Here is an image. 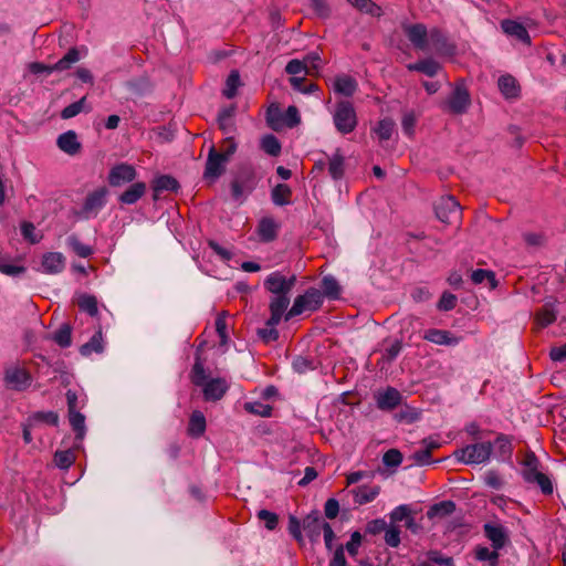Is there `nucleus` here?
Instances as JSON below:
<instances>
[{"label":"nucleus","mask_w":566,"mask_h":566,"mask_svg":"<svg viewBox=\"0 0 566 566\" xmlns=\"http://www.w3.org/2000/svg\"><path fill=\"white\" fill-rule=\"evenodd\" d=\"M295 282V275L286 277L280 271L272 272L264 280L265 290L273 294L269 304L271 313L270 324H279L281 322L282 316L290 304L289 294L294 287Z\"/></svg>","instance_id":"nucleus-1"},{"label":"nucleus","mask_w":566,"mask_h":566,"mask_svg":"<svg viewBox=\"0 0 566 566\" xmlns=\"http://www.w3.org/2000/svg\"><path fill=\"white\" fill-rule=\"evenodd\" d=\"M333 120L340 134L346 135L354 132L358 123L354 105L349 101L338 102L335 106Z\"/></svg>","instance_id":"nucleus-2"},{"label":"nucleus","mask_w":566,"mask_h":566,"mask_svg":"<svg viewBox=\"0 0 566 566\" xmlns=\"http://www.w3.org/2000/svg\"><path fill=\"white\" fill-rule=\"evenodd\" d=\"M491 442L468 444L464 448L454 451L453 455L458 461L465 464H480L486 462L492 453Z\"/></svg>","instance_id":"nucleus-3"},{"label":"nucleus","mask_w":566,"mask_h":566,"mask_svg":"<svg viewBox=\"0 0 566 566\" xmlns=\"http://www.w3.org/2000/svg\"><path fill=\"white\" fill-rule=\"evenodd\" d=\"M323 303V294L319 290L311 287L304 294L298 295L285 315V319L301 315L305 311L315 312Z\"/></svg>","instance_id":"nucleus-4"},{"label":"nucleus","mask_w":566,"mask_h":566,"mask_svg":"<svg viewBox=\"0 0 566 566\" xmlns=\"http://www.w3.org/2000/svg\"><path fill=\"white\" fill-rule=\"evenodd\" d=\"M434 210L437 218L446 224H458L461 220V207L452 196L441 197Z\"/></svg>","instance_id":"nucleus-5"},{"label":"nucleus","mask_w":566,"mask_h":566,"mask_svg":"<svg viewBox=\"0 0 566 566\" xmlns=\"http://www.w3.org/2000/svg\"><path fill=\"white\" fill-rule=\"evenodd\" d=\"M471 104V97L464 86H457L450 97L442 104L443 111L450 114H463Z\"/></svg>","instance_id":"nucleus-6"},{"label":"nucleus","mask_w":566,"mask_h":566,"mask_svg":"<svg viewBox=\"0 0 566 566\" xmlns=\"http://www.w3.org/2000/svg\"><path fill=\"white\" fill-rule=\"evenodd\" d=\"M227 161V155L217 151L214 146H211L206 163L205 178L214 181L223 174Z\"/></svg>","instance_id":"nucleus-7"},{"label":"nucleus","mask_w":566,"mask_h":566,"mask_svg":"<svg viewBox=\"0 0 566 566\" xmlns=\"http://www.w3.org/2000/svg\"><path fill=\"white\" fill-rule=\"evenodd\" d=\"M403 31L415 49L420 51L429 50V31L424 24H409L403 28Z\"/></svg>","instance_id":"nucleus-8"},{"label":"nucleus","mask_w":566,"mask_h":566,"mask_svg":"<svg viewBox=\"0 0 566 566\" xmlns=\"http://www.w3.org/2000/svg\"><path fill=\"white\" fill-rule=\"evenodd\" d=\"M137 176L136 169L134 166L122 163L115 165L108 174V184L112 187H120L124 184L133 181Z\"/></svg>","instance_id":"nucleus-9"},{"label":"nucleus","mask_w":566,"mask_h":566,"mask_svg":"<svg viewBox=\"0 0 566 566\" xmlns=\"http://www.w3.org/2000/svg\"><path fill=\"white\" fill-rule=\"evenodd\" d=\"M429 49H433L440 55L452 56L455 54V44L449 42L444 33L433 28L429 31Z\"/></svg>","instance_id":"nucleus-10"},{"label":"nucleus","mask_w":566,"mask_h":566,"mask_svg":"<svg viewBox=\"0 0 566 566\" xmlns=\"http://www.w3.org/2000/svg\"><path fill=\"white\" fill-rule=\"evenodd\" d=\"M483 531L494 549H502L509 542V534L501 524L485 523Z\"/></svg>","instance_id":"nucleus-11"},{"label":"nucleus","mask_w":566,"mask_h":566,"mask_svg":"<svg viewBox=\"0 0 566 566\" xmlns=\"http://www.w3.org/2000/svg\"><path fill=\"white\" fill-rule=\"evenodd\" d=\"M203 397L207 401L220 400L229 389V385L224 378H213L203 385Z\"/></svg>","instance_id":"nucleus-12"},{"label":"nucleus","mask_w":566,"mask_h":566,"mask_svg":"<svg viewBox=\"0 0 566 566\" xmlns=\"http://www.w3.org/2000/svg\"><path fill=\"white\" fill-rule=\"evenodd\" d=\"M56 145L63 153L70 156L77 155L82 149V145L74 130H67L61 134L56 139Z\"/></svg>","instance_id":"nucleus-13"},{"label":"nucleus","mask_w":566,"mask_h":566,"mask_svg":"<svg viewBox=\"0 0 566 566\" xmlns=\"http://www.w3.org/2000/svg\"><path fill=\"white\" fill-rule=\"evenodd\" d=\"M376 402L381 410H392L400 405L401 395L396 388L388 387L385 391L376 395Z\"/></svg>","instance_id":"nucleus-14"},{"label":"nucleus","mask_w":566,"mask_h":566,"mask_svg":"<svg viewBox=\"0 0 566 566\" xmlns=\"http://www.w3.org/2000/svg\"><path fill=\"white\" fill-rule=\"evenodd\" d=\"M41 264L46 274H57L65 268V258L60 252H48L43 254Z\"/></svg>","instance_id":"nucleus-15"},{"label":"nucleus","mask_w":566,"mask_h":566,"mask_svg":"<svg viewBox=\"0 0 566 566\" xmlns=\"http://www.w3.org/2000/svg\"><path fill=\"white\" fill-rule=\"evenodd\" d=\"M237 112V106L234 104L223 108L220 111L218 115V125L219 129L224 135L234 134L237 132V126L234 122V115Z\"/></svg>","instance_id":"nucleus-16"},{"label":"nucleus","mask_w":566,"mask_h":566,"mask_svg":"<svg viewBox=\"0 0 566 566\" xmlns=\"http://www.w3.org/2000/svg\"><path fill=\"white\" fill-rule=\"evenodd\" d=\"M253 188V174L251 170H245L241 175H239L234 180L231 182V192L232 197L235 200H239L244 191L251 190Z\"/></svg>","instance_id":"nucleus-17"},{"label":"nucleus","mask_w":566,"mask_h":566,"mask_svg":"<svg viewBox=\"0 0 566 566\" xmlns=\"http://www.w3.org/2000/svg\"><path fill=\"white\" fill-rule=\"evenodd\" d=\"M350 494L354 496V502L357 505H364L367 503L373 502L380 493V486L379 485H361L352 489Z\"/></svg>","instance_id":"nucleus-18"},{"label":"nucleus","mask_w":566,"mask_h":566,"mask_svg":"<svg viewBox=\"0 0 566 566\" xmlns=\"http://www.w3.org/2000/svg\"><path fill=\"white\" fill-rule=\"evenodd\" d=\"M106 196L107 189L105 187L88 193L83 205V211L87 214L97 212L105 205Z\"/></svg>","instance_id":"nucleus-19"},{"label":"nucleus","mask_w":566,"mask_h":566,"mask_svg":"<svg viewBox=\"0 0 566 566\" xmlns=\"http://www.w3.org/2000/svg\"><path fill=\"white\" fill-rule=\"evenodd\" d=\"M501 27L504 33H506L507 35L514 36L515 39L527 45L531 44V36L522 23H518L513 20H503L501 22Z\"/></svg>","instance_id":"nucleus-20"},{"label":"nucleus","mask_w":566,"mask_h":566,"mask_svg":"<svg viewBox=\"0 0 566 566\" xmlns=\"http://www.w3.org/2000/svg\"><path fill=\"white\" fill-rule=\"evenodd\" d=\"M180 188L178 180L170 175H161L154 179L153 190L154 200L158 199V195L163 191L177 192Z\"/></svg>","instance_id":"nucleus-21"},{"label":"nucleus","mask_w":566,"mask_h":566,"mask_svg":"<svg viewBox=\"0 0 566 566\" xmlns=\"http://www.w3.org/2000/svg\"><path fill=\"white\" fill-rule=\"evenodd\" d=\"M357 81L350 75H338L335 77L333 88L337 94L352 96L357 91Z\"/></svg>","instance_id":"nucleus-22"},{"label":"nucleus","mask_w":566,"mask_h":566,"mask_svg":"<svg viewBox=\"0 0 566 566\" xmlns=\"http://www.w3.org/2000/svg\"><path fill=\"white\" fill-rule=\"evenodd\" d=\"M6 380L18 390H22L30 385L31 377L29 373L21 368H12L7 370Z\"/></svg>","instance_id":"nucleus-23"},{"label":"nucleus","mask_w":566,"mask_h":566,"mask_svg":"<svg viewBox=\"0 0 566 566\" xmlns=\"http://www.w3.org/2000/svg\"><path fill=\"white\" fill-rule=\"evenodd\" d=\"M324 523L326 522L322 520L319 513L313 512L303 520V528L310 538L315 541L319 536L321 531H323Z\"/></svg>","instance_id":"nucleus-24"},{"label":"nucleus","mask_w":566,"mask_h":566,"mask_svg":"<svg viewBox=\"0 0 566 566\" xmlns=\"http://www.w3.org/2000/svg\"><path fill=\"white\" fill-rule=\"evenodd\" d=\"M279 224L272 218H262L258 226V234L263 242H272L276 239Z\"/></svg>","instance_id":"nucleus-25"},{"label":"nucleus","mask_w":566,"mask_h":566,"mask_svg":"<svg viewBox=\"0 0 566 566\" xmlns=\"http://www.w3.org/2000/svg\"><path fill=\"white\" fill-rule=\"evenodd\" d=\"M423 338L438 345L458 344V338L453 337L450 332L438 328H430L426 331Z\"/></svg>","instance_id":"nucleus-26"},{"label":"nucleus","mask_w":566,"mask_h":566,"mask_svg":"<svg viewBox=\"0 0 566 566\" xmlns=\"http://www.w3.org/2000/svg\"><path fill=\"white\" fill-rule=\"evenodd\" d=\"M556 300L547 301L536 314V322L541 327H546L556 321L555 304Z\"/></svg>","instance_id":"nucleus-27"},{"label":"nucleus","mask_w":566,"mask_h":566,"mask_svg":"<svg viewBox=\"0 0 566 566\" xmlns=\"http://www.w3.org/2000/svg\"><path fill=\"white\" fill-rule=\"evenodd\" d=\"M145 192L146 184L142 181L135 182L119 196V201L125 205H133L137 202Z\"/></svg>","instance_id":"nucleus-28"},{"label":"nucleus","mask_w":566,"mask_h":566,"mask_svg":"<svg viewBox=\"0 0 566 566\" xmlns=\"http://www.w3.org/2000/svg\"><path fill=\"white\" fill-rule=\"evenodd\" d=\"M328 172L334 180H338L343 178L345 174V158L340 154L339 149H337L329 158H328Z\"/></svg>","instance_id":"nucleus-29"},{"label":"nucleus","mask_w":566,"mask_h":566,"mask_svg":"<svg viewBox=\"0 0 566 566\" xmlns=\"http://www.w3.org/2000/svg\"><path fill=\"white\" fill-rule=\"evenodd\" d=\"M104 349V346H103V334H102V328L98 327V329L95 332V334L91 337V339L83 344L80 348V353L83 355V356H90L92 355L93 353H102Z\"/></svg>","instance_id":"nucleus-30"},{"label":"nucleus","mask_w":566,"mask_h":566,"mask_svg":"<svg viewBox=\"0 0 566 566\" xmlns=\"http://www.w3.org/2000/svg\"><path fill=\"white\" fill-rule=\"evenodd\" d=\"M206 431V418L203 413L196 410L191 413L188 424V433L191 437L199 438Z\"/></svg>","instance_id":"nucleus-31"},{"label":"nucleus","mask_w":566,"mask_h":566,"mask_svg":"<svg viewBox=\"0 0 566 566\" xmlns=\"http://www.w3.org/2000/svg\"><path fill=\"white\" fill-rule=\"evenodd\" d=\"M455 511V503L453 501H442L433 504L427 512L429 518L446 517Z\"/></svg>","instance_id":"nucleus-32"},{"label":"nucleus","mask_w":566,"mask_h":566,"mask_svg":"<svg viewBox=\"0 0 566 566\" xmlns=\"http://www.w3.org/2000/svg\"><path fill=\"white\" fill-rule=\"evenodd\" d=\"M497 85L502 94L507 97H516L520 92L516 80L512 75H503L499 78Z\"/></svg>","instance_id":"nucleus-33"},{"label":"nucleus","mask_w":566,"mask_h":566,"mask_svg":"<svg viewBox=\"0 0 566 566\" xmlns=\"http://www.w3.org/2000/svg\"><path fill=\"white\" fill-rule=\"evenodd\" d=\"M283 115L277 104H271L265 116L269 127L276 132L281 130L284 127Z\"/></svg>","instance_id":"nucleus-34"},{"label":"nucleus","mask_w":566,"mask_h":566,"mask_svg":"<svg viewBox=\"0 0 566 566\" xmlns=\"http://www.w3.org/2000/svg\"><path fill=\"white\" fill-rule=\"evenodd\" d=\"M407 67L409 71L421 72V73L432 77L439 72L440 64L431 59H428V60L418 61L412 64H408Z\"/></svg>","instance_id":"nucleus-35"},{"label":"nucleus","mask_w":566,"mask_h":566,"mask_svg":"<svg viewBox=\"0 0 566 566\" xmlns=\"http://www.w3.org/2000/svg\"><path fill=\"white\" fill-rule=\"evenodd\" d=\"M474 557L480 562H488L489 566L499 565V549H489L486 546L478 545L474 548Z\"/></svg>","instance_id":"nucleus-36"},{"label":"nucleus","mask_w":566,"mask_h":566,"mask_svg":"<svg viewBox=\"0 0 566 566\" xmlns=\"http://www.w3.org/2000/svg\"><path fill=\"white\" fill-rule=\"evenodd\" d=\"M271 197L276 206H286L291 202L292 190L287 185L279 184L272 189Z\"/></svg>","instance_id":"nucleus-37"},{"label":"nucleus","mask_w":566,"mask_h":566,"mask_svg":"<svg viewBox=\"0 0 566 566\" xmlns=\"http://www.w3.org/2000/svg\"><path fill=\"white\" fill-rule=\"evenodd\" d=\"M523 465L524 469L522 471V475L525 482L531 481L533 475L541 473V471H538L539 461L533 452L525 454Z\"/></svg>","instance_id":"nucleus-38"},{"label":"nucleus","mask_w":566,"mask_h":566,"mask_svg":"<svg viewBox=\"0 0 566 566\" xmlns=\"http://www.w3.org/2000/svg\"><path fill=\"white\" fill-rule=\"evenodd\" d=\"M80 60V52L76 48H72L55 64L50 65V70L65 71Z\"/></svg>","instance_id":"nucleus-39"},{"label":"nucleus","mask_w":566,"mask_h":566,"mask_svg":"<svg viewBox=\"0 0 566 566\" xmlns=\"http://www.w3.org/2000/svg\"><path fill=\"white\" fill-rule=\"evenodd\" d=\"M69 421L76 432V439L82 440L85 436V417L78 410L69 412Z\"/></svg>","instance_id":"nucleus-40"},{"label":"nucleus","mask_w":566,"mask_h":566,"mask_svg":"<svg viewBox=\"0 0 566 566\" xmlns=\"http://www.w3.org/2000/svg\"><path fill=\"white\" fill-rule=\"evenodd\" d=\"M241 85L240 74L237 70L230 72L226 81V87L223 90V95L227 98H233L237 95V91Z\"/></svg>","instance_id":"nucleus-41"},{"label":"nucleus","mask_w":566,"mask_h":566,"mask_svg":"<svg viewBox=\"0 0 566 566\" xmlns=\"http://www.w3.org/2000/svg\"><path fill=\"white\" fill-rule=\"evenodd\" d=\"M471 280L474 284H481L484 281H488L491 289H495L497 286L495 274L490 270L479 269L473 271L471 274Z\"/></svg>","instance_id":"nucleus-42"},{"label":"nucleus","mask_w":566,"mask_h":566,"mask_svg":"<svg viewBox=\"0 0 566 566\" xmlns=\"http://www.w3.org/2000/svg\"><path fill=\"white\" fill-rule=\"evenodd\" d=\"M244 410L251 415L260 416V417H271L272 415V406L262 403L260 401H251L245 402L243 406Z\"/></svg>","instance_id":"nucleus-43"},{"label":"nucleus","mask_w":566,"mask_h":566,"mask_svg":"<svg viewBox=\"0 0 566 566\" xmlns=\"http://www.w3.org/2000/svg\"><path fill=\"white\" fill-rule=\"evenodd\" d=\"M322 289H323V296H327L329 298H337L340 293V286L336 279L333 276H325L322 280Z\"/></svg>","instance_id":"nucleus-44"},{"label":"nucleus","mask_w":566,"mask_h":566,"mask_svg":"<svg viewBox=\"0 0 566 566\" xmlns=\"http://www.w3.org/2000/svg\"><path fill=\"white\" fill-rule=\"evenodd\" d=\"M53 340L61 347H69L72 343V328L69 324H63L54 333Z\"/></svg>","instance_id":"nucleus-45"},{"label":"nucleus","mask_w":566,"mask_h":566,"mask_svg":"<svg viewBox=\"0 0 566 566\" xmlns=\"http://www.w3.org/2000/svg\"><path fill=\"white\" fill-rule=\"evenodd\" d=\"M78 307L91 316L98 314L97 298L94 295L83 294L78 297Z\"/></svg>","instance_id":"nucleus-46"},{"label":"nucleus","mask_w":566,"mask_h":566,"mask_svg":"<svg viewBox=\"0 0 566 566\" xmlns=\"http://www.w3.org/2000/svg\"><path fill=\"white\" fill-rule=\"evenodd\" d=\"M261 148L271 156H279L281 143L274 135H265L261 140Z\"/></svg>","instance_id":"nucleus-47"},{"label":"nucleus","mask_w":566,"mask_h":566,"mask_svg":"<svg viewBox=\"0 0 566 566\" xmlns=\"http://www.w3.org/2000/svg\"><path fill=\"white\" fill-rule=\"evenodd\" d=\"M75 454L72 450L56 451L54 454V463L60 469H69L75 462Z\"/></svg>","instance_id":"nucleus-48"},{"label":"nucleus","mask_w":566,"mask_h":566,"mask_svg":"<svg viewBox=\"0 0 566 566\" xmlns=\"http://www.w3.org/2000/svg\"><path fill=\"white\" fill-rule=\"evenodd\" d=\"M67 244L81 258H88L93 253L92 248L82 243L76 235H70Z\"/></svg>","instance_id":"nucleus-49"},{"label":"nucleus","mask_w":566,"mask_h":566,"mask_svg":"<svg viewBox=\"0 0 566 566\" xmlns=\"http://www.w3.org/2000/svg\"><path fill=\"white\" fill-rule=\"evenodd\" d=\"M395 128V122L390 118H384L378 122L375 132L377 133L380 140H388Z\"/></svg>","instance_id":"nucleus-50"},{"label":"nucleus","mask_w":566,"mask_h":566,"mask_svg":"<svg viewBox=\"0 0 566 566\" xmlns=\"http://www.w3.org/2000/svg\"><path fill=\"white\" fill-rule=\"evenodd\" d=\"M85 104H86V96H83L77 102H74V103L67 105L66 107H64L61 112V117L63 119H70L72 117H75L84 109Z\"/></svg>","instance_id":"nucleus-51"},{"label":"nucleus","mask_w":566,"mask_h":566,"mask_svg":"<svg viewBox=\"0 0 566 566\" xmlns=\"http://www.w3.org/2000/svg\"><path fill=\"white\" fill-rule=\"evenodd\" d=\"M527 483L530 484H537L541 489V491L546 494V495H549L553 493V484H552V481L551 479L544 474L543 472L538 473V474H535L531 478V481H526Z\"/></svg>","instance_id":"nucleus-52"},{"label":"nucleus","mask_w":566,"mask_h":566,"mask_svg":"<svg viewBox=\"0 0 566 566\" xmlns=\"http://www.w3.org/2000/svg\"><path fill=\"white\" fill-rule=\"evenodd\" d=\"M285 72L293 76H298L300 74L306 75L310 73V66L306 62L294 59L286 64Z\"/></svg>","instance_id":"nucleus-53"},{"label":"nucleus","mask_w":566,"mask_h":566,"mask_svg":"<svg viewBox=\"0 0 566 566\" xmlns=\"http://www.w3.org/2000/svg\"><path fill=\"white\" fill-rule=\"evenodd\" d=\"M353 6L364 14H368L370 17H380L382 14V9L377 4V2H352Z\"/></svg>","instance_id":"nucleus-54"},{"label":"nucleus","mask_w":566,"mask_h":566,"mask_svg":"<svg viewBox=\"0 0 566 566\" xmlns=\"http://www.w3.org/2000/svg\"><path fill=\"white\" fill-rule=\"evenodd\" d=\"M206 379L207 375L203 364L199 358H197L191 370V381L196 386H202L206 382Z\"/></svg>","instance_id":"nucleus-55"},{"label":"nucleus","mask_w":566,"mask_h":566,"mask_svg":"<svg viewBox=\"0 0 566 566\" xmlns=\"http://www.w3.org/2000/svg\"><path fill=\"white\" fill-rule=\"evenodd\" d=\"M258 517L260 521L264 522V525L268 530L273 531L277 527L279 516L276 513L268 510H260L258 512Z\"/></svg>","instance_id":"nucleus-56"},{"label":"nucleus","mask_w":566,"mask_h":566,"mask_svg":"<svg viewBox=\"0 0 566 566\" xmlns=\"http://www.w3.org/2000/svg\"><path fill=\"white\" fill-rule=\"evenodd\" d=\"M283 120L284 126L289 128L297 126L301 122L297 107L294 105L289 106L283 115Z\"/></svg>","instance_id":"nucleus-57"},{"label":"nucleus","mask_w":566,"mask_h":566,"mask_svg":"<svg viewBox=\"0 0 566 566\" xmlns=\"http://www.w3.org/2000/svg\"><path fill=\"white\" fill-rule=\"evenodd\" d=\"M226 316L227 312H221L216 319V331L220 337V345L222 346L228 343Z\"/></svg>","instance_id":"nucleus-58"},{"label":"nucleus","mask_w":566,"mask_h":566,"mask_svg":"<svg viewBox=\"0 0 566 566\" xmlns=\"http://www.w3.org/2000/svg\"><path fill=\"white\" fill-rule=\"evenodd\" d=\"M386 467H398L402 462V453L398 449H389L382 457Z\"/></svg>","instance_id":"nucleus-59"},{"label":"nucleus","mask_w":566,"mask_h":566,"mask_svg":"<svg viewBox=\"0 0 566 566\" xmlns=\"http://www.w3.org/2000/svg\"><path fill=\"white\" fill-rule=\"evenodd\" d=\"M277 324H270V318L266 321V327L259 329V336L265 343L276 340L279 338V332L275 328Z\"/></svg>","instance_id":"nucleus-60"},{"label":"nucleus","mask_w":566,"mask_h":566,"mask_svg":"<svg viewBox=\"0 0 566 566\" xmlns=\"http://www.w3.org/2000/svg\"><path fill=\"white\" fill-rule=\"evenodd\" d=\"M411 515V509L409 505L402 504L397 506L391 513H390V521L391 523H397L401 521H407V518Z\"/></svg>","instance_id":"nucleus-61"},{"label":"nucleus","mask_w":566,"mask_h":566,"mask_svg":"<svg viewBox=\"0 0 566 566\" xmlns=\"http://www.w3.org/2000/svg\"><path fill=\"white\" fill-rule=\"evenodd\" d=\"M385 542L391 547L400 544V531L397 526L391 525L385 530Z\"/></svg>","instance_id":"nucleus-62"},{"label":"nucleus","mask_w":566,"mask_h":566,"mask_svg":"<svg viewBox=\"0 0 566 566\" xmlns=\"http://www.w3.org/2000/svg\"><path fill=\"white\" fill-rule=\"evenodd\" d=\"M416 122H417V118H416V115L413 112L410 111V112H406L403 114L402 119H401V126H402L403 132L407 135H409V136L413 135Z\"/></svg>","instance_id":"nucleus-63"},{"label":"nucleus","mask_w":566,"mask_h":566,"mask_svg":"<svg viewBox=\"0 0 566 566\" xmlns=\"http://www.w3.org/2000/svg\"><path fill=\"white\" fill-rule=\"evenodd\" d=\"M457 305V296L454 294H451L449 292H444L438 303V308L440 311H451Z\"/></svg>","instance_id":"nucleus-64"}]
</instances>
